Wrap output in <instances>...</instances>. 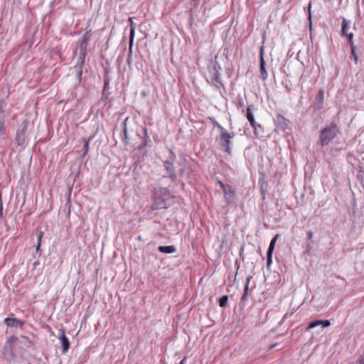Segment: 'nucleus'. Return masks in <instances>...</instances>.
I'll use <instances>...</instances> for the list:
<instances>
[{"mask_svg":"<svg viewBox=\"0 0 364 364\" xmlns=\"http://www.w3.org/2000/svg\"><path fill=\"white\" fill-rule=\"evenodd\" d=\"M129 20L131 22V28H130V33H129V44H130V49H131L132 48V45L134 43V33H135V24L133 23L131 18H129Z\"/></svg>","mask_w":364,"mask_h":364,"instance_id":"aec40b11","label":"nucleus"},{"mask_svg":"<svg viewBox=\"0 0 364 364\" xmlns=\"http://www.w3.org/2000/svg\"><path fill=\"white\" fill-rule=\"evenodd\" d=\"M176 160V155L173 151L170 149L169 155L165 161H163V166L166 171V175L164 176L163 178H168L172 183H175L177 179V175L174 166Z\"/></svg>","mask_w":364,"mask_h":364,"instance_id":"7ed1b4c3","label":"nucleus"},{"mask_svg":"<svg viewBox=\"0 0 364 364\" xmlns=\"http://www.w3.org/2000/svg\"><path fill=\"white\" fill-rule=\"evenodd\" d=\"M316 103L314 105L315 109L319 110L323 108V104L324 100V91L322 89H320L318 91L317 96L316 98Z\"/></svg>","mask_w":364,"mask_h":364,"instance_id":"2eb2a0df","label":"nucleus"},{"mask_svg":"<svg viewBox=\"0 0 364 364\" xmlns=\"http://www.w3.org/2000/svg\"><path fill=\"white\" fill-rule=\"evenodd\" d=\"M359 364H364V354L359 359Z\"/></svg>","mask_w":364,"mask_h":364,"instance_id":"c9c22d12","label":"nucleus"},{"mask_svg":"<svg viewBox=\"0 0 364 364\" xmlns=\"http://www.w3.org/2000/svg\"><path fill=\"white\" fill-rule=\"evenodd\" d=\"M308 237H309V239H311V238H312V237H313V232H311V231H309V232H308Z\"/></svg>","mask_w":364,"mask_h":364,"instance_id":"58836bf2","label":"nucleus"},{"mask_svg":"<svg viewBox=\"0 0 364 364\" xmlns=\"http://www.w3.org/2000/svg\"><path fill=\"white\" fill-rule=\"evenodd\" d=\"M158 250L160 252L166 253V254H173L176 252V248L173 245L169 246H159Z\"/></svg>","mask_w":364,"mask_h":364,"instance_id":"6ab92c4d","label":"nucleus"},{"mask_svg":"<svg viewBox=\"0 0 364 364\" xmlns=\"http://www.w3.org/2000/svg\"><path fill=\"white\" fill-rule=\"evenodd\" d=\"M342 19V25H341V36L348 37V35L350 32L348 30L350 29L349 22L344 18L341 17Z\"/></svg>","mask_w":364,"mask_h":364,"instance_id":"a211bd4d","label":"nucleus"},{"mask_svg":"<svg viewBox=\"0 0 364 364\" xmlns=\"http://www.w3.org/2000/svg\"><path fill=\"white\" fill-rule=\"evenodd\" d=\"M89 144H90L89 140L84 139V146H83V151H84L83 154L84 155H86L88 152Z\"/></svg>","mask_w":364,"mask_h":364,"instance_id":"bb28decb","label":"nucleus"},{"mask_svg":"<svg viewBox=\"0 0 364 364\" xmlns=\"http://www.w3.org/2000/svg\"><path fill=\"white\" fill-rule=\"evenodd\" d=\"M353 36H354L353 33L352 32H350V33H349V34L348 35V37H347L350 47V50L355 49V46H354V43H353Z\"/></svg>","mask_w":364,"mask_h":364,"instance_id":"393cba45","label":"nucleus"},{"mask_svg":"<svg viewBox=\"0 0 364 364\" xmlns=\"http://www.w3.org/2000/svg\"><path fill=\"white\" fill-rule=\"evenodd\" d=\"M322 326L323 328H326L331 326L329 320H316L310 322L308 325L307 330L314 328L316 326Z\"/></svg>","mask_w":364,"mask_h":364,"instance_id":"ddd939ff","label":"nucleus"},{"mask_svg":"<svg viewBox=\"0 0 364 364\" xmlns=\"http://www.w3.org/2000/svg\"><path fill=\"white\" fill-rule=\"evenodd\" d=\"M213 124L220 130V133L225 129H224L215 119H211Z\"/></svg>","mask_w":364,"mask_h":364,"instance_id":"c85d7f7f","label":"nucleus"},{"mask_svg":"<svg viewBox=\"0 0 364 364\" xmlns=\"http://www.w3.org/2000/svg\"><path fill=\"white\" fill-rule=\"evenodd\" d=\"M279 235H276L271 240L270 244L269 245L267 253V266L269 267L272 262V254L274 250L275 244L277 240L279 239Z\"/></svg>","mask_w":364,"mask_h":364,"instance_id":"1a4fd4ad","label":"nucleus"},{"mask_svg":"<svg viewBox=\"0 0 364 364\" xmlns=\"http://www.w3.org/2000/svg\"><path fill=\"white\" fill-rule=\"evenodd\" d=\"M253 107L254 106L252 105H249L247 107L246 112V117L249 122L250 123L252 127L256 131L257 127H260V125L257 124L255 120L254 115L252 114Z\"/></svg>","mask_w":364,"mask_h":364,"instance_id":"9b49d317","label":"nucleus"},{"mask_svg":"<svg viewBox=\"0 0 364 364\" xmlns=\"http://www.w3.org/2000/svg\"><path fill=\"white\" fill-rule=\"evenodd\" d=\"M109 80L108 77H105L104 78V88H103V91H105V90L108 89V87H109Z\"/></svg>","mask_w":364,"mask_h":364,"instance_id":"7c9ffc66","label":"nucleus"},{"mask_svg":"<svg viewBox=\"0 0 364 364\" xmlns=\"http://www.w3.org/2000/svg\"><path fill=\"white\" fill-rule=\"evenodd\" d=\"M186 173V168H185V166L183 165L179 170V174L180 176H184Z\"/></svg>","mask_w":364,"mask_h":364,"instance_id":"72a5a7b5","label":"nucleus"},{"mask_svg":"<svg viewBox=\"0 0 364 364\" xmlns=\"http://www.w3.org/2000/svg\"><path fill=\"white\" fill-rule=\"evenodd\" d=\"M260 191H261V193H262V198L263 200H264L265 199V193H264L263 185L260 186Z\"/></svg>","mask_w":364,"mask_h":364,"instance_id":"f704fd0d","label":"nucleus"},{"mask_svg":"<svg viewBox=\"0 0 364 364\" xmlns=\"http://www.w3.org/2000/svg\"><path fill=\"white\" fill-rule=\"evenodd\" d=\"M251 278H252L251 277H247L246 278V282H245V289H244V293H243V294L242 296V301H245L247 299V292H248V290H249V284H250Z\"/></svg>","mask_w":364,"mask_h":364,"instance_id":"412c9836","label":"nucleus"},{"mask_svg":"<svg viewBox=\"0 0 364 364\" xmlns=\"http://www.w3.org/2000/svg\"><path fill=\"white\" fill-rule=\"evenodd\" d=\"M219 183H220V186L223 188L224 193L226 195L227 194V191H226V190L225 188L224 184L221 181H219Z\"/></svg>","mask_w":364,"mask_h":364,"instance_id":"e433bc0d","label":"nucleus"},{"mask_svg":"<svg viewBox=\"0 0 364 364\" xmlns=\"http://www.w3.org/2000/svg\"><path fill=\"white\" fill-rule=\"evenodd\" d=\"M143 131L144 132V135H145V139H144V141L141 142V144L139 146V149H143L145 146H146L147 144V139H148V135H147V130L146 128H144L143 129Z\"/></svg>","mask_w":364,"mask_h":364,"instance_id":"a878e982","label":"nucleus"},{"mask_svg":"<svg viewBox=\"0 0 364 364\" xmlns=\"http://www.w3.org/2000/svg\"><path fill=\"white\" fill-rule=\"evenodd\" d=\"M235 135L233 132H229L226 129L220 133V144L223 150L228 154L231 153V140L234 138Z\"/></svg>","mask_w":364,"mask_h":364,"instance_id":"20e7f679","label":"nucleus"},{"mask_svg":"<svg viewBox=\"0 0 364 364\" xmlns=\"http://www.w3.org/2000/svg\"><path fill=\"white\" fill-rule=\"evenodd\" d=\"M27 128L26 122H23L16 132V140L18 145H22L25 141V132Z\"/></svg>","mask_w":364,"mask_h":364,"instance_id":"6e6552de","label":"nucleus"},{"mask_svg":"<svg viewBox=\"0 0 364 364\" xmlns=\"http://www.w3.org/2000/svg\"><path fill=\"white\" fill-rule=\"evenodd\" d=\"M274 122L277 129L284 130L288 126V120L282 114H277Z\"/></svg>","mask_w":364,"mask_h":364,"instance_id":"9d476101","label":"nucleus"},{"mask_svg":"<svg viewBox=\"0 0 364 364\" xmlns=\"http://www.w3.org/2000/svg\"><path fill=\"white\" fill-rule=\"evenodd\" d=\"M220 70L221 67L218 62L213 63V66L208 70L211 79V83L218 90L220 89V87L223 86L222 82L220 80Z\"/></svg>","mask_w":364,"mask_h":364,"instance_id":"39448f33","label":"nucleus"},{"mask_svg":"<svg viewBox=\"0 0 364 364\" xmlns=\"http://www.w3.org/2000/svg\"><path fill=\"white\" fill-rule=\"evenodd\" d=\"M350 53H351V57L350 58L354 60L355 63L356 64L358 63V56H357V55L355 53V49L354 50H350Z\"/></svg>","mask_w":364,"mask_h":364,"instance_id":"c756f323","label":"nucleus"},{"mask_svg":"<svg viewBox=\"0 0 364 364\" xmlns=\"http://www.w3.org/2000/svg\"><path fill=\"white\" fill-rule=\"evenodd\" d=\"M238 106L240 108H242V112L244 113L245 112V104H244V102L243 100H240L239 102H238Z\"/></svg>","mask_w":364,"mask_h":364,"instance_id":"473e14b6","label":"nucleus"},{"mask_svg":"<svg viewBox=\"0 0 364 364\" xmlns=\"http://www.w3.org/2000/svg\"><path fill=\"white\" fill-rule=\"evenodd\" d=\"M43 232H40L38 235V244H37V246H36V252H38L39 249H40V246H41V239H42V237H43Z\"/></svg>","mask_w":364,"mask_h":364,"instance_id":"cd10ccee","label":"nucleus"},{"mask_svg":"<svg viewBox=\"0 0 364 364\" xmlns=\"http://www.w3.org/2000/svg\"><path fill=\"white\" fill-rule=\"evenodd\" d=\"M4 323L8 327L19 326L22 327L23 321L18 320L16 318H6L4 319Z\"/></svg>","mask_w":364,"mask_h":364,"instance_id":"dca6fc26","label":"nucleus"},{"mask_svg":"<svg viewBox=\"0 0 364 364\" xmlns=\"http://www.w3.org/2000/svg\"><path fill=\"white\" fill-rule=\"evenodd\" d=\"M228 301V296L224 295L219 299V305L220 307L224 308L227 306Z\"/></svg>","mask_w":364,"mask_h":364,"instance_id":"b1692460","label":"nucleus"},{"mask_svg":"<svg viewBox=\"0 0 364 364\" xmlns=\"http://www.w3.org/2000/svg\"><path fill=\"white\" fill-rule=\"evenodd\" d=\"M277 346V343H274V344H272L271 346H269V349H272L274 348L275 346Z\"/></svg>","mask_w":364,"mask_h":364,"instance_id":"ea45409f","label":"nucleus"},{"mask_svg":"<svg viewBox=\"0 0 364 364\" xmlns=\"http://www.w3.org/2000/svg\"><path fill=\"white\" fill-rule=\"evenodd\" d=\"M8 343L9 344L11 352L14 353V350L18 346L23 345L26 347H29L31 342L28 338L25 336H21L20 337L13 336L9 338Z\"/></svg>","mask_w":364,"mask_h":364,"instance_id":"423d86ee","label":"nucleus"},{"mask_svg":"<svg viewBox=\"0 0 364 364\" xmlns=\"http://www.w3.org/2000/svg\"><path fill=\"white\" fill-rule=\"evenodd\" d=\"M311 4L310 3L309 4V23H310V26L311 27Z\"/></svg>","mask_w":364,"mask_h":364,"instance_id":"2f4dec72","label":"nucleus"},{"mask_svg":"<svg viewBox=\"0 0 364 364\" xmlns=\"http://www.w3.org/2000/svg\"><path fill=\"white\" fill-rule=\"evenodd\" d=\"M129 121V118L127 117L123 123H122V129L121 132V139L125 145L129 144V136H128V128H127V122Z\"/></svg>","mask_w":364,"mask_h":364,"instance_id":"4468645a","label":"nucleus"},{"mask_svg":"<svg viewBox=\"0 0 364 364\" xmlns=\"http://www.w3.org/2000/svg\"><path fill=\"white\" fill-rule=\"evenodd\" d=\"M263 53H264L263 48H261L260 52H259V54H260V58H260V74H261L262 80H266L268 77V73L265 68V61H264V59L263 57Z\"/></svg>","mask_w":364,"mask_h":364,"instance_id":"f8f14e48","label":"nucleus"},{"mask_svg":"<svg viewBox=\"0 0 364 364\" xmlns=\"http://www.w3.org/2000/svg\"><path fill=\"white\" fill-rule=\"evenodd\" d=\"M89 41V36L87 33L84 34L82 38L80 39V55L77 58L76 65L74 67V70L76 75V77L79 82L81 81L83 65L85 63V58L86 55V46H83V43H87Z\"/></svg>","mask_w":364,"mask_h":364,"instance_id":"f257e3e1","label":"nucleus"},{"mask_svg":"<svg viewBox=\"0 0 364 364\" xmlns=\"http://www.w3.org/2000/svg\"><path fill=\"white\" fill-rule=\"evenodd\" d=\"M230 194L231 196H232V195H233V193H232V191H230Z\"/></svg>","mask_w":364,"mask_h":364,"instance_id":"a19ab883","label":"nucleus"},{"mask_svg":"<svg viewBox=\"0 0 364 364\" xmlns=\"http://www.w3.org/2000/svg\"><path fill=\"white\" fill-rule=\"evenodd\" d=\"M6 102L4 99L0 100V136L5 134V120L9 116V111L6 110Z\"/></svg>","mask_w":364,"mask_h":364,"instance_id":"0eeeda50","label":"nucleus"},{"mask_svg":"<svg viewBox=\"0 0 364 364\" xmlns=\"http://www.w3.org/2000/svg\"><path fill=\"white\" fill-rule=\"evenodd\" d=\"M338 128L336 124L331 123L329 126L325 127L320 132L319 144L323 146L329 144L338 133Z\"/></svg>","mask_w":364,"mask_h":364,"instance_id":"f03ea898","label":"nucleus"},{"mask_svg":"<svg viewBox=\"0 0 364 364\" xmlns=\"http://www.w3.org/2000/svg\"><path fill=\"white\" fill-rule=\"evenodd\" d=\"M60 340L61 341L63 352V353L67 352L70 348V341H69L68 338L65 336V335L64 333V331H62V333L60 336Z\"/></svg>","mask_w":364,"mask_h":364,"instance_id":"f3484780","label":"nucleus"},{"mask_svg":"<svg viewBox=\"0 0 364 364\" xmlns=\"http://www.w3.org/2000/svg\"><path fill=\"white\" fill-rule=\"evenodd\" d=\"M155 194L160 196H166L168 194V190L167 188H157L155 189Z\"/></svg>","mask_w":364,"mask_h":364,"instance_id":"5701e85b","label":"nucleus"},{"mask_svg":"<svg viewBox=\"0 0 364 364\" xmlns=\"http://www.w3.org/2000/svg\"><path fill=\"white\" fill-rule=\"evenodd\" d=\"M131 54H132V51H131V52L129 51V57H128V58H127V63H128L129 65H130V64H131V60H130Z\"/></svg>","mask_w":364,"mask_h":364,"instance_id":"4c0bfd02","label":"nucleus"},{"mask_svg":"<svg viewBox=\"0 0 364 364\" xmlns=\"http://www.w3.org/2000/svg\"><path fill=\"white\" fill-rule=\"evenodd\" d=\"M166 205L164 201H158L157 200H155L151 208L152 210H158L161 208H165Z\"/></svg>","mask_w":364,"mask_h":364,"instance_id":"4be33fe9","label":"nucleus"}]
</instances>
